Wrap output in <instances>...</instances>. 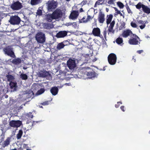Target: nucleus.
<instances>
[{
	"label": "nucleus",
	"instance_id": "obj_63",
	"mask_svg": "<svg viewBox=\"0 0 150 150\" xmlns=\"http://www.w3.org/2000/svg\"><path fill=\"white\" fill-rule=\"evenodd\" d=\"M30 93H31L32 95H33L34 94L33 93L32 91H31Z\"/></svg>",
	"mask_w": 150,
	"mask_h": 150
},
{
	"label": "nucleus",
	"instance_id": "obj_45",
	"mask_svg": "<svg viewBox=\"0 0 150 150\" xmlns=\"http://www.w3.org/2000/svg\"><path fill=\"white\" fill-rule=\"evenodd\" d=\"M106 34H107V31H106V30H105L103 31V36L105 39H106Z\"/></svg>",
	"mask_w": 150,
	"mask_h": 150
},
{
	"label": "nucleus",
	"instance_id": "obj_18",
	"mask_svg": "<svg viewBox=\"0 0 150 150\" xmlns=\"http://www.w3.org/2000/svg\"><path fill=\"white\" fill-rule=\"evenodd\" d=\"M92 32L93 34L95 36H99V34H100V30L98 28H94Z\"/></svg>",
	"mask_w": 150,
	"mask_h": 150
},
{
	"label": "nucleus",
	"instance_id": "obj_58",
	"mask_svg": "<svg viewBox=\"0 0 150 150\" xmlns=\"http://www.w3.org/2000/svg\"><path fill=\"white\" fill-rule=\"evenodd\" d=\"M114 9L115 10V11H117L118 9H117L116 8V7H114Z\"/></svg>",
	"mask_w": 150,
	"mask_h": 150
},
{
	"label": "nucleus",
	"instance_id": "obj_31",
	"mask_svg": "<svg viewBox=\"0 0 150 150\" xmlns=\"http://www.w3.org/2000/svg\"><path fill=\"white\" fill-rule=\"evenodd\" d=\"M20 77L21 79L23 80H26L28 79V76L26 74L23 73L20 75Z\"/></svg>",
	"mask_w": 150,
	"mask_h": 150
},
{
	"label": "nucleus",
	"instance_id": "obj_52",
	"mask_svg": "<svg viewBox=\"0 0 150 150\" xmlns=\"http://www.w3.org/2000/svg\"><path fill=\"white\" fill-rule=\"evenodd\" d=\"M120 104H116L115 105V107L116 108H118L120 106Z\"/></svg>",
	"mask_w": 150,
	"mask_h": 150
},
{
	"label": "nucleus",
	"instance_id": "obj_26",
	"mask_svg": "<svg viewBox=\"0 0 150 150\" xmlns=\"http://www.w3.org/2000/svg\"><path fill=\"white\" fill-rule=\"evenodd\" d=\"M9 86H10L11 88V89H15L17 87L16 83L12 81L10 82Z\"/></svg>",
	"mask_w": 150,
	"mask_h": 150
},
{
	"label": "nucleus",
	"instance_id": "obj_7",
	"mask_svg": "<svg viewBox=\"0 0 150 150\" xmlns=\"http://www.w3.org/2000/svg\"><path fill=\"white\" fill-rule=\"evenodd\" d=\"M23 7L22 4L18 1L13 3L11 5V8L14 10H18Z\"/></svg>",
	"mask_w": 150,
	"mask_h": 150
},
{
	"label": "nucleus",
	"instance_id": "obj_5",
	"mask_svg": "<svg viewBox=\"0 0 150 150\" xmlns=\"http://www.w3.org/2000/svg\"><path fill=\"white\" fill-rule=\"evenodd\" d=\"M131 38L128 40V43L131 45H137L140 43L139 42L138 39H139V37L136 35L133 34L131 35Z\"/></svg>",
	"mask_w": 150,
	"mask_h": 150
},
{
	"label": "nucleus",
	"instance_id": "obj_50",
	"mask_svg": "<svg viewBox=\"0 0 150 150\" xmlns=\"http://www.w3.org/2000/svg\"><path fill=\"white\" fill-rule=\"evenodd\" d=\"M143 52V50H138L137 51V52L139 54H141V53H142Z\"/></svg>",
	"mask_w": 150,
	"mask_h": 150
},
{
	"label": "nucleus",
	"instance_id": "obj_3",
	"mask_svg": "<svg viewBox=\"0 0 150 150\" xmlns=\"http://www.w3.org/2000/svg\"><path fill=\"white\" fill-rule=\"evenodd\" d=\"M35 39L38 43H43L45 41V35L43 33L39 32L36 35Z\"/></svg>",
	"mask_w": 150,
	"mask_h": 150
},
{
	"label": "nucleus",
	"instance_id": "obj_22",
	"mask_svg": "<svg viewBox=\"0 0 150 150\" xmlns=\"http://www.w3.org/2000/svg\"><path fill=\"white\" fill-rule=\"evenodd\" d=\"M110 26L108 27V31L110 33L114 32V30H113V27L115 24V21L113 20L111 23H110Z\"/></svg>",
	"mask_w": 150,
	"mask_h": 150
},
{
	"label": "nucleus",
	"instance_id": "obj_2",
	"mask_svg": "<svg viewBox=\"0 0 150 150\" xmlns=\"http://www.w3.org/2000/svg\"><path fill=\"white\" fill-rule=\"evenodd\" d=\"M21 21L20 18L17 16L15 15L10 17L8 22L12 25H18Z\"/></svg>",
	"mask_w": 150,
	"mask_h": 150
},
{
	"label": "nucleus",
	"instance_id": "obj_56",
	"mask_svg": "<svg viewBox=\"0 0 150 150\" xmlns=\"http://www.w3.org/2000/svg\"><path fill=\"white\" fill-rule=\"evenodd\" d=\"M27 146V144H24L23 145V147L24 148H25V147H26Z\"/></svg>",
	"mask_w": 150,
	"mask_h": 150
},
{
	"label": "nucleus",
	"instance_id": "obj_23",
	"mask_svg": "<svg viewBox=\"0 0 150 150\" xmlns=\"http://www.w3.org/2000/svg\"><path fill=\"white\" fill-rule=\"evenodd\" d=\"M93 18V17L90 15H88L86 19H85V17H83L81 19V21H82L81 22L86 23L88 21H90V20L92 19Z\"/></svg>",
	"mask_w": 150,
	"mask_h": 150
},
{
	"label": "nucleus",
	"instance_id": "obj_60",
	"mask_svg": "<svg viewBox=\"0 0 150 150\" xmlns=\"http://www.w3.org/2000/svg\"><path fill=\"white\" fill-rule=\"evenodd\" d=\"M106 11L107 12H108L109 11V9L108 8H106Z\"/></svg>",
	"mask_w": 150,
	"mask_h": 150
},
{
	"label": "nucleus",
	"instance_id": "obj_8",
	"mask_svg": "<svg viewBox=\"0 0 150 150\" xmlns=\"http://www.w3.org/2000/svg\"><path fill=\"white\" fill-rule=\"evenodd\" d=\"M9 125L10 127L13 128H18L22 125V122L20 120H12L10 121Z\"/></svg>",
	"mask_w": 150,
	"mask_h": 150
},
{
	"label": "nucleus",
	"instance_id": "obj_37",
	"mask_svg": "<svg viewBox=\"0 0 150 150\" xmlns=\"http://www.w3.org/2000/svg\"><path fill=\"white\" fill-rule=\"evenodd\" d=\"M125 23L124 22H123L122 23H121L119 27V30H121L123 28H125Z\"/></svg>",
	"mask_w": 150,
	"mask_h": 150
},
{
	"label": "nucleus",
	"instance_id": "obj_35",
	"mask_svg": "<svg viewBox=\"0 0 150 150\" xmlns=\"http://www.w3.org/2000/svg\"><path fill=\"white\" fill-rule=\"evenodd\" d=\"M117 6L119 7L120 8H123L124 7V5L121 2H118L117 3Z\"/></svg>",
	"mask_w": 150,
	"mask_h": 150
},
{
	"label": "nucleus",
	"instance_id": "obj_36",
	"mask_svg": "<svg viewBox=\"0 0 150 150\" xmlns=\"http://www.w3.org/2000/svg\"><path fill=\"white\" fill-rule=\"evenodd\" d=\"M44 91L45 90L44 88H41L38 91L37 93L39 95H40L44 93Z\"/></svg>",
	"mask_w": 150,
	"mask_h": 150
},
{
	"label": "nucleus",
	"instance_id": "obj_44",
	"mask_svg": "<svg viewBox=\"0 0 150 150\" xmlns=\"http://www.w3.org/2000/svg\"><path fill=\"white\" fill-rule=\"evenodd\" d=\"M115 0H109L108 1V3L110 4H114Z\"/></svg>",
	"mask_w": 150,
	"mask_h": 150
},
{
	"label": "nucleus",
	"instance_id": "obj_46",
	"mask_svg": "<svg viewBox=\"0 0 150 150\" xmlns=\"http://www.w3.org/2000/svg\"><path fill=\"white\" fill-rule=\"evenodd\" d=\"M87 2V1L86 0H83L81 2V4L83 6L84 5H85L86 4Z\"/></svg>",
	"mask_w": 150,
	"mask_h": 150
},
{
	"label": "nucleus",
	"instance_id": "obj_62",
	"mask_svg": "<svg viewBox=\"0 0 150 150\" xmlns=\"http://www.w3.org/2000/svg\"><path fill=\"white\" fill-rule=\"evenodd\" d=\"M83 34V33L81 32H80V33H79V34L80 35H82Z\"/></svg>",
	"mask_w": 150,
	"mask_h": 150
},
{
	"label": "nucleus",
	"instance_id": "obj_21",
	"mask_svg": "<svg viewBox=\"0 0 150 150\" xmlns=\"http://www.w3.org/2000/svg\"><path fill=\"white\" fill-rule=\"evenodd\" d=\"M11 62L14 64L18 65L21 63V60L20 58H17L13 59Z\"/></svg>",
	"mask_w": 150,
	"mask_h": 150
},
{
	"label": "nucleus",
	"instance_id": "obj_39",
	"mask_svg": "<svg viewBox=\"0 0 150 150\" xmlns=\"http://www.w3.org/2000/svg\"><path fill=\"white\" fill-rule=\"evenodd\" d=\"M103 1V0H98V1L96 3L94 6L95 7V6H96L97 4L98 5L102 4L103 2H102L101 3H100V2Z\"/></svg>",
	"mask_w": 150,
	"mask_h": 150
},
{
	"label": "nucleus",
	"instance_id": "obj_43",
	"mask_svg": "<svg viewBox=\"0 0 150 150\" xmlns=\"http://www.w3.org/2000/svg\"><path fill=\"white\" fill-rule=\"evenodd\" d=\"M27 116L29 118H32L33 117V115L32 114V113L31 112H30L28 114H27Z\"/></svg>",
	"mask_w": 150,
	"mask_h": 150
},
{
	"label": "nucleus",
	"instance_id": "obj_42",
	"mask_svg": "<svg viewBox=\"0 0 150 150\" xmlns=\"http://www.w3.org/2000/svg\"><path fill=\"white\" fill-rule=\"evenodd\" d=\"M49 101H45V102L41 103V104L43 105H47L49 104Z\"/></svg>",
	"mask_w": 150,
	"mask_h": 150
},
{
	"label": "nucleus",
	"instance_id": "obj_33",
	"mask_svg": "<svg viewBox=\"0 0 150 150\" xmlns=\"http://www.w3.org/2000/svg\"><path fill=\"white\" fill-rule=\"evenodd\" d=\"M6 77L9 81H11L14 79L13 76L11 75H7Z\"/></svg>",
	"mask_w": 150,
	"mask_h": 150
},
{
	"label": "nucleus",
	"instance_id": "obj_14",
	"mask_svg": "<svg viewBox=\"0 0 150 150\" xmlns=\"http://www.w3.org/2000/svg\"><path fill=\"white\" fill-rule=\"evenodd\" d=\"M133 34L132 32L129 29L124 30L122 34V36L124 38H127L129 36H131Z\"/></svg>",
	"mask_w": 150,
	"mask_h": 150
},
{
	"label": "nucleus",
	"instance_id": "obj_28",
	"mask_svg": "<svg viewBox=\"0 0 150 150\" xmlns=\"http://www.w3.org/2000/svg\"><path fill=\"white\" fill-rule=\"evenodd\" d=\"M65 45L63 43V42H61L59 43L57 45V49L58 50H60L63 48Z\"/></svg>",
	"mask_w": 150,
	"mask_h": 150
},
{
	"label": "nucleus",
	"instance_id": "obj_40",
	"mask_svg": "<svg viewBox=\"0 0 150 150\" xmlns=\"http://www.w3.org/2000/svg\"><path fill=\"white\" fill-rule=\"evenodd\" d=\"M126 8L127 10V12H128V13H132V12L131 11L130 8H129V6L127 4L126 5Z\"/></svg>",
	"mask_w": 150,
	"mask_h": 150
},
{
	"label": "nucleus",
	"instance_id": "obj_11",
	"mask_svg": "<svg viewBox=\"0 0 150 150\" xmlns=\"http://www.w3.org/2000/svg\"><path fill=\"white\" fill-rule=\"evenodd\" d=\"M49 75V72L44 69L40 70L38 72V76L41 78L46 77Z\"/></svg>",
	"mask_w": 150,
	"mask_h": 150
},
{
	"label": "nucleus",
	"instance_id": "obj_19",
	"mask_svg": "<svg viewBox=\"0 0 150 150\" xmlns=\"http://www.w3.org/2000/svg\"><path fill=\"white\" fill-rule=\"evenodd\" d=\"M59 89L58 87H52L50 89V91L52 95L54 96L56 95L58 92Z\"/></svg>",
	"mask_w": 150,
	"mask_h": 150
},
{
	"label": "nucleus",
	"instance_id": "obj_29",
	"mask_svg": "<svg viewBox=\"0 0 150 150\" xmlns=\"http://www.w3.org/2000/svg\"><path fill=\"white\" fill-rule=\"evenodd\" d=\"M10 138H8L6 140L4 141L3 143V146L4 147L8 146L10 144Z\"/></svg>",
	"mask_w": 150,
	"mask_h": 150
},
{
	"label": "nucleus",
	"instance_id": "obj_9",
	"mask_svg": "<svg viewBox=\"0 0 150 150\" xmlns=\"http://www.w3.org/2000/svg\"><path fill=\"white\" fill-rule=\"evenodd\" d=\"M53 18L54 19H57L62 18L63 16V13L62 10L57 8L52 13Z\"/></svg>",
	"mask_w": 150,
	"mask_h": 150
},
{
	"label": "nucleus",
	"instance_id": "obj_27",
	"mask_svg": "<svg viewBox=\"0 0 150 150\" xmlns=\"http://www.w3.org/2000/svg\"><path fill=\"white\" fill-rule=\"evenodd\" d=\"M107 18L106 19V23L108 25L111 22L113 18V16L112 14H110L109 15H107Z\"/></svg>",
	"mask_w": 150,
	"mask_h": 150
},
{
	"label": "nucleus",
	"instance_id": "obj_53",
	"mask_svg": "<svg viewBox=\"0 0 150 150\" xmlns=\"http://www.w3.org/2000/svg\"><path fill=\"white\" fill-rule=\"evenodd\" d=\"M97 36L100 37L102 39H103V35H100V34H99V36Z\"/></svg>",
	"mask_w": 150,
	"mask_h": 150
},
{
	"label": "nucleus",
	"instance_id": "obj_48",
	"mask_svg": "<svg viewBox=\"0 0 150 150\" xmlns=\"http://www.w3.org/2000/svg\"><path fill=\"white\" fill-rule=\"evenodd\" d=\"M120 109L123 112H125V106H121L120 107Z\"/></svg>",
	"mask_w": 150,
	"mask_h": 150
},
{
	"label": "nucleus",
	"instance_id": "obj_15",
	"mask_svg": "<svg viewBox=\"0 0 150 150\" xmlns=\"http://www.w3.org/2000/svg\"><path fill=\"white\" fill-rule=\"evenodd\" d=\"M79 13L78 11H73L70 15V18L72 19H75L77 18L79 16Z\"/></svg>",
	"mask_w": 150,
	"mask_h": 150
},
{
	"label": "nucleus",
	"instance_id": "obj_20",
	"mask_svg": "<svg viewBox=\"0 0 150 150\" xmlns=\"http://www.w3.org/2000/svg\"><path fill=\"white\" fill-rule=\"evenodd\" d=\"M52 14H48L45 15V20L48 22H51L52 20L54 19Z\"/></svg>",
	"mask_w": 150,
	"mask_h": 150
},
{
	"label": "nucleus",
	"instance_id": "obj_41",
	"mask_svg": "<svg viewBox=\"0 0 150 150\" xmlns=\"http://www.w3.org/2000/svg\"><path fill=\"white\" fill-rule=\"evenodd\" d=\"M131 25L133 28H136L137 27V25L136 23H135L132 22L131 23Z\"/></svg>",
	"mask_w": 150,
	"mask_h": 150
},
{
	"label": "nucleus",
	"instance_id": "obj_10",
	"mask_svg": "<svg viewBox=\"0 0 150 150\" xmlns=\"http://www.w3.org/2000/svg\"><path fill=\"white\" fill-rule=\"evenodd\" d=\"M82 73L84 75L86 74L88 78L95 77L97 75V74L93 71L90 72H87L85 70L81 71Z\"/></svg>",
	"mask_w": 150,
	"mask_h": 150
},
{
	"label": "nucleus",
	"instance_id": "obj_12",
	"mask_svg": "<svg viewBox=\"0 0 150 150\" xmlns=\"http://www.w3.org/2000/svg\"><path fill=\"white\" fill-rule=\"evenodd\" d=\"M68 32L66 30H63L59 31L57 33L56 37L57 38H64L67 35Z\"/></svg>",
	"mask_w": 150,
	"mask_h": 150
},
{
	"label": "nucleus",
	"instance_id": "obj_6",
	"mask_svg": "<svg viewBox=\"0 0 150 150\" xmlns=\"http://www.w3.org/2000/svg\"><path fill=\"white\" fill-rule=\"evenodd\" d=\"M5 54H6L11 57L15 58L16 57L13 49L10 46H8L5 47L3 50Z\"/></svg>",
	"mask_w": 150,
	"mask_h": 150
},
{
	"label": "nucleus",
	"instance_id": "obj_47",
	"mask_svg": "<svg viewBox=\"0 0 150 150\" xmlns=\"http://www.w3.org/2000/svg\"><path fill=\"white\" fill-rule=\"evenodd\" d=\"M145 26H146L145 23H144L143 24V25H140L139 26V27L141 29H142L145 28Z\"/></svg>",
	"mask_w": 150,
	"mask_h": 150
},
{
	"label": "nucleus",
	"instance_id": "obj_25",
	"mask_svg": "<svg viewBox=\"0 0 150 150\" xmlns=\"http://www.w3.org/2000/svg\"><path fill=\"white\" fill-rule=\"evenodd\" d=\"M42 0H31L30 4L32 5L39 4L41 2Z\"/></svg>",
	"mask_w": 150,
	"mask_h": 150
},
{
	"label": "nucleus",
	"instance_id": "obj_59",
	"mask_svg": "<svg viewBox=\"0 0 150 150\" xmlns=\"http://www.w3.org/2000/svg\"><path fill=\"white\" fill-rule=\"evenodd\" d=\"M23 150V149H22V148L21 147H20L18 149V150Z\"/></svg>",
	"mask_w": 150,
	"mask_h": 150
},
{
	"label": "nucleus",
	"instance_id": "obj_32",
	"mask_svg": "<svg viewBox=\"0 0 150 150\" xmlns=\"http://www.w3.org/2000/svg\"><path fill=\"white\" fill-rule=\"evenodd\" d=\"M116 43L120 45L123 42V40L122 38L119 37L117 38L116 40Z\"/></svg>",
	"mask_w": 150,
	"mask_h": 150
},
{
	"label": "nucleus",
	"instance_id": "obj_54",
	"mask_svg": "<svg viewBox=\"0 0 150 150\" xmlns=\"http://www.w3.org/2000/svg\"><path fill=\"white\" fill-rule=\"evenodd\" d=\"M120 11H119V10H117V11H116V13H117V14L116 15H118L119 14H120Z\"/></svg>",
	"mask_w": 150,
	"mask_h": 150
},
{
	"label": "nucleus",
	"instance_id": "obj_24",
	"mask_svg": "<svg viewBox=\"0 0 150 150\" xmlns=\"http://www.w3.org/2000/svg\"><path fill=\"white\" fill-rule=\"evenodd\" d=\"M143 6L142 8L143 12L147 14L150 13V8L144 5Z\"/></svg>",
	"mask_w": 150,
	"mask_h": 150
},
{
	"label": "nucleus",
	"instance_id": "obj_38",
	"mask_svg": "<svg viewBox=\"0 0 150 150\" xmlns=\"http://www.w3.org/2000/svg\"><path fill=\"white\" fill-rule=\"evenodd\" d=\"M37 15L38 16H41L42 15V10L40 9H38L36 12Z\"/></svg>",
	"mask_w": 150,
	"mask_h": 150
},
{
	"label": "nucleus",
	"instance_id": "obj_49",
	"mask_svg": "<svg viewBox=\"0 0 150 150\" xmlns=\"http://www.w3.org/2000/svg\"><path fill=\"white\" fill-rule=\"evenodd\" d=\"M138 23L139 24H143L144 23V22L142 20H140L138 21Z\"/></svg>",
	"mask_w": 150,
	"mask_h": 150
},
{
	"label": "nucleus",
	"instance_id": "obj_1",
	"mask_svg": "<svg viewBox=\"0 0 150 150\" xmlns=\"http://www.w3.org/2000/svg\"><path fill=\"white\" fill-rule=\"evenodd\" d=\"M47 9L48 11H52L57 6V4L54 0L48 1L46 3Z\"/></svg>",
	"mask_w": 150,
	"mask_h": 150
},
{
	"label": "nucleus",
	"instance_id": "obj_16",
	"mask_svg": "<svg viewBox=\"0 0 150 150\" xmlns=\"http://www.w3.org/2000/svg\"><path fill=\"white\" fill-rule=\"evenodd\" d=\"M105 15L101 12H100L98 18V20L99 23H103L105 21Z\"/></svg>",
	"mask_w": 150,
	"mask_h": 150
},
{
	"label": "nucleus",
	"instance_id": "obj_17",
	"mask_svg": "<svg viewBox=\"0 0 150 150\" xmlns=\"http://www.w3.org/2000/svg\"><path fill=\"white\" fill-rule=\"evenodd\" d=\"M42 26L44 29H50L54 27L53 24L48 23H43Z\"/></svg>",
	"mask_w": 150,
	"mask_h": 150
},
{
	"label": "nucleus",
	"instance_id": "obj_55",
	"mask_svg": "<svg viewBox=\"0 0 150 150\" xmlns=\"http://www.w3.org/2000/svg\"><path fill=\"white\" fill-rule=\"evenodd\" d=\"M79 12H84V10H83L82 8H81L79 10Z\"/></svg>",
	"mask_w": 150,
	"mask_h": 150
},
{
	"label": "nucleus",
	"instance_id": "obj_57",
	"mask_svg": "<svg viewBox=\"0 0 150 150\" xmlns=\"http://www.w3.org/2000/svg\"><path fill=\"white\" fill-rule=\"evenodd\" d=\"M117 103L118 104H119L120 103V104H122V102H121V101H119V102H117Z\"/></svg>",
	"mask_w": 150,
	"mask_h": 150
},
{
	"label": "nucleus",
	"instance_id": "obj_61",
	"mask_svg": "<svg viewBox=\"0 0 150 150\" xmlns=\"http://www.w3.org/2000/svg\"><path fill=\"white\" fill-rule=\"evenodd\" d=\"M121 16H123V15H122V14L121 13V12H120V14H119Z\"/></svg>",
	"mask_w": 150,
	"mask_h": 150
},
{
	"label": "nucleus",
	"instance_id": "obj_13",
	"mask_svg": "<svg viewBox=\"0 0 150 150\" xmlns=\"http://www.w3.org/2000/svg\"><path fill=\"white\" fill-rule=\"evenodd\" d=\"M67 66L70 69H73L76 65L75 61L72 59H69L67 61Z\"/></svg>",
	"mask_w": 150,
	"mask_h": 150
},
{
	"label": "nucleus",
	"instance_id": "obj_64",
	"mask_svg": "<svg viewBox=\"0 0 150 150\" xmlns=\"http://www.w3.org/2000/svg\"><path fill=\"white\" fill-rule=\"evenodd\" d=\"M105 67H104L103 68V70L104 71H105Z\"/></svg>",
	"mask_w": 150,
	"mask_h": 150
},
{
	"label": "nucleus",
	"instance_id": "obj_4",
	"mask_svg": "<svg viewBox=\"0 0 150 150\" xmlns=\"http://www.w3.org/2000/svg\"><path fill=\"white\" fill-rule=\"evenodd\" d=\"M117 59L116 54L113 53L110 54L108 57V62L111 65H114L116 64Z\"/></svg>",
	"mask_w": 150,
	"mask_h": 150
},
{
	"label": "nucleus",
	"instance_id": "obj_34",
	"mask_svg": "<svg viewBox=\"0 0 150 150\" xmlns=\"http://www.w3.org/2000/svg\"><path fill=\"white\" fill-rule=\"evenodd\" d=\"M144 5L143 4H142L141 2H139L137 5L135 6L136 8L137 9H139L141 8H142L143 6Z\"/></svg>",
	"mask_w": 150,
	"mask_h": 150
},
{
	"label": "nucleus",
	"instance_id": "obj_30",
	"mask_svg": "<svg viewBox=\"0 0 150 150\" xmlns=\"http://www.w3.org/2000/svg\"><path fill=\"white\" fill-rule=\"evenodd\" d=\"M23 134V132L22 129L19 130L18 133L16 135V138L18 139L21 138Z\"/></svg>",
	"mask_w": 150,
	"mask_h": 150
},
{
	"label": "nucleus",
	"instance_id": "obj_51",
	"mask_svg": "<svg viewBox=\"0 0 150 150\" xmlns=\"http://www.w3.org/2000/svg\"><path fill=\"white\" fill-rule=\"evenodd\" d=\"M72 25L74 27H77V24L76 22H74L72 23Z\"/></svg>",
	"mask_w": 150,
	"mask_h": 150
}]
</instances>
